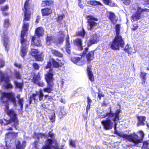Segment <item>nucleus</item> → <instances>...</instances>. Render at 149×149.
Returning <instances> with one entry per match:
<instances>
[{"label": "nucleus", "instance_id": "53", "mask_svg": "<svg viewBox=\"0 0 149 149\" xmlns=\"http://www.w3.org/2000/svg\"><path fill=\"white\" fill-rule=\"evenodd\" d=\"M139 133L140 134L141 137V140L142 141V139H143L144 137V134L143 132L142 131H139Z\"/></svg>", "mask_w": 149, "mask_h": 149}, {"label": "nucleus", "instance_id": "61", "mask_svg": "<svg viewBox=\"0 0 149 149\" xmlns=\"http://www.w3.org/2000/svg\"><path fill=\"white\" fill-rule=\"evenodd\" d=\"M133 27L134 28H132V29L133 30L135 31L138 28V26L137 24H135L134 25H133Z\"/></svg>", "mask_w": 149, "mask_h": 149}, {"label": "nucleus", "instance_id": "8", "mask_svg": "<svg viewBox=\"0 0 149 149\" xmlns=\"http://www.w3.org/2000/svg\"><path fill=\"white\" fill-rule=\"evenodd\" d=\"M2 97L1 98V101L3 103L7 104L8 101L9 100L13 103L14 106L16 105V100L12 94L8 93H3L2 94Z\"/></svg>", "mask_w": 149, "mask_h": 149}, {"label": "nucleus", "instance_id": "34", "mask_svg": "<svg viewBox=\"0 0 149 149\" xmlns=\"http://www.w3.org/2000/svg\"><path fill=\"white\" fill-rule=\"evenodd\" d=\"M14 75L15 78L16 79H20L21 78V74L19 71L15 70L14 73Z\"/></svg>", "mask_w": 149, "mask_h": 149}, {"label": "nucleus", "instance_id": "64", "mask_svg": "<svg viewBox=\"0 0 149 149\" xmlns=\"http://www.w3.org/2000/svg\"><path fill=\"white\" fill-rule=\"evenodd\" d=\"M98 97L100 99L101 98V97L102 96H103V95H102V93H101L100 92H99L98 94Z\"/></svg>", "mask_w": 149, "mask_h": 149}, {"label": "nucleus", "instance_id": "40", "mask_svg": "<svg viewBox=\"0 0 149 149\" xmlns=\"http://www.w3.org/2000/svg\"><path fill=\"white\" fill-rule=\"evenodd\" d=\"M14 83L16 86L18 88H22L23 84L21 83L18 82L17 81H14Z\"/></svg>", "mask_w": 149, "mask_h": 149}, {"label": "nucleus", "instance_id": "62", "mask_svg": "<svg viewBox=\"0 0 149 149\" xmlns=\"http://www.w3.org/2000/svg\"><path fill=\"white\" fill-rule=\"evenodd\" d=\"M60 111H61V114L62 115H65V114L66 113L64 111L63 109H61Z\"/></svg>", "mask_w": 149, "mask_h": 149}, {"label": "nucleus", "instance_id": "16", "mask_svg": "<svg viewBox=\"0 0 149 149\" xmlns=\"http://www.w3.org/2000/svg\"><path fill=\"white\" fill-rule=\"evenodd\" d=\"M101 123L103 126L104 129L105 130H109L113 127V123L110 119H107L103 120L101 122Z\"/></svg>", "mask_w": 149, "mask_h": 149}, {"label": "nucleus", "instance_id": "27", "mask_svg": "<svg viewBox=\"0 0 149 149\" xmlns=\"http://www.w3.org/2000/svg\"><path fill=\"white\" fill-rule=\"evenodd\" d=\"M87 70L89 79L91 81H93L94 78L92 71H91V67L88 66Z\"/></svg>", "mask_w": 149, "mask_h": 149}, {"label": "nucleus", "instance_id": "9", "mask_svg": "<svg viewBox=\"0 0 149 149\" xmlns=\"http://www.w3.org/2000/svg\"><path fill=\"white\" fill-rule=\"evenodd\" d=\"M88 18V29L90 30H93L96 27L97 23L93 21H97L98 19L93 16H89Z\"/></svg>", "mask_w": 149, "mask_h": 149}, {"label": "nucleus", "instance_id": "38", "mask_svg": "<svg viewBox=\"0 0 149 149\" xmlns=\"http://www.w3.org/2000/svg\"><path fill=\"white\" fill-rule=\"evenodd\" d=\"M64 17L65 16L64 15H58V18L57 19V21L58 23L61 24L62 20Z\"/></svg>", "mask_w": 149, "mask_h": 149}, {"label": "nucleus", "instance_id": "19", "mask_svg": "<svg viewBox=\"0 0 149 149\" xmlns=\"http://www.w3.org/2000/svg\"><path fill=\"white\" fill-rule=\"evenodd\" d=\"M74 44L77 47L78 49L80 51L83 50V47H85L82 45V40L80 38H76L74 41Z\"/></svg>", "mask_w": 149, "mask_h": 149}, {"label": "nucleus", "instance_id": "7", "mask_svg": "<svg viewBox=\"0 0 149 149\" xmlns=\"http://www.w3.org/2000/svg\"><path fill=\"white\" fill-rule=\"evenodd\" d=\"M29 1V0H26L24 4V8H22L24 12V21H28L30 19L31 12L30 10V4Z\"/></svg>", "mask_w": 149, "mask_h": 149}, {"label": "nucleus", "instance_id": "12", "mask_svg": "<svg viewBox=\"0 0 149 149\" xmlns=\"http://www.w3.org/2000/svg\"><path fill=\"white\" fill-rule=\"evenodd\" d=\"M32 75L33 76L32 81L35 84H38L39 86L43 87L45 86L44 83L41 80L40 75L38 73L37 74H33Z\"/></svg>", "mask_w": 149, "mask_h": 149}, {"label": "nucleus", "instance_id": "24", "mask_svg": "<svg viewBox=\"0 0 149 149\" xmlns=\"http://www.w3.org/2000/svg\"><path fill=\"white\" fill-rule=\"evenodd\" d=\"M44 30L42 27H38L36 29L35 31V33L38 37L42 36L44 33Z\"/></svg>", "mask_w": 149, "mask_h": 149}, {"label": "nucleus", "instance_id": "20", "mask_svg": "<svg viewBox=\"0 0 149 149\" xmlns=\"http://www.w3.org/2000/svg\"><path fill=\"white\" fill-rule=\"evenodd\" d=\"M2 40L3 41V45L5 47L6 49L8 51L9 46V45L8 44V39L7 36L5 34L4 32L2 36Z\"/></svg>", "mask_w": 149, "mask_h": 149}, {"label": "nucleus", "instance_id": "21", "mask_svg": "<svg viewBox=\"0 0 149 149\" xmlns=\"http://www.w3.org/2000/svg\"><path fill=\"white\" fill-rule=\"evenodd\" d=\"M138 122L137 123L138 126L143 125L145 124L144 122L146 119V117L144 116H140L137 117Z\"/></svg>", "mask_w": 149, "mask_h": 149}, {"label": "nucleus", "instance_id": "6", "mask_svg": "<svg viewBox=\"0 0 149 149\" xmlns=\"http://www.w3.org/2000/svg\"><path fill=\"white\" fill-rule=\"evenodd\" d=\"M118 135L132 142L133 143L134 146H137L139 143L141 142V140L135 133L129 135L123 133H119Z\"/></svg>", "mask_w": 149, "mask_h": 149}, {"label": "nucleus", "instance_id": "47", "mask_svg": "<svg viewBox=\"0 0 149 149\" xmlns=\"http://www.w3.org/2000/svg\"><path fill=\"white\" fill-rule=\"evenodd\" d=\"M85 33V31L83 29L82 31H81L79 33V35L82 37L84 36Z\"/></svg>", "mask_w": 149, "mask_h": 149}, {"label": "nucleus", "instance_id": "17", "mask_svg": "<svg viewBox=\"0 0 149 149\" xmlns=\"http://www.w3.org/2000/svg\"><path fill=\"white\" fill-rule=\"evenodd\" d=\"M31 47V50L30 52L31 55L35 57L36 60L38 61H41L43 60V58L41 57L39 55V52L37 49H35Z\"/></svg>", "mask_w": 149, "mask_h": 149}, {"label": "nucleus", "instance_id": "18", "mask_svg": "<svg viewBox=\"0 0 149 149\" xmlns=\"http://www.w3.org/2000/svg\"><path fill=\"white\" fill-rule=\"evenodd\" d=\"M31 44V47L34 48L35 46L37 47L40 46L41 45V42L40 40L38 39V38L36 39V38L35 36H33L32 38Z\"/></svg>", "mask_w": 149, "mask_h": 149}, {"label": "nucleus", "instance_id": "25", "mask_svg": "<svg viewBox=\"0 0 149 149\" xmlns=\"http://www.w3.org/2000/svg\"><path fill=\"white\" fill-rule=\"evenodd\" d=\"M42 16H48L52 13V10L50 8H46L41 10Z\"/></svg>", "mask_w": 149, "mask_h": 149}, {"label": "nucleus", "instance_id": "2", "mask_svg": "<svg viewBox=\"0 0 149 149\" xmlns=\"http://www.w3.org/2000/svg\"><path fill=\"white\" fill-rule=\"evenodd\" d=\"M120 25L117 24L116 26L115 30L116 36L110 44V47L112 49L119 50V47L123 48L125 45V42L122 37L120 35Z\"/></svg>", "mask_w": 149, "mask_h": 149}, {"label": "nucleus", "instance_id": "23", "mask_svg": "<svg viewBox=\"0 0 149 149\" xmlns=\"http://www.w3.org/2000/svg\"><path fill=\"white\" fill-rule=\"evenodd\" d=\"M108 16L109 19L113 23L115 24L116 22L117 19L116 18V16L113 13L111 12H109Z\"/></svg>", "mask_w": 149, "mask_h": 149}, {"label": "nucleus", "instance_id": "37", "mask_svg": "<svg viewBox=\"0 0 149 149\" xmlns=\"http://www.w3.org/2000/svg\"><path fill=\"white\" fill-rule=\"evenodd\" d=\"M37 94H32L30 96V99L32 100H33L35 102V100H37L38 98H37L36 97L37 96Z\"/></svg>", "mask_w": 149, "mask_h": 149}, {"label": "nucleus", "instance_id": "22", "mask_svg": "<svg viewBox=\"0 0 149 149\" xmlns=\"http://www.w3.org/2000/svg\"><path fill=\"white\" fill-rule=\"evenodd\" d=\"M87 3L88 5L93 6L102 5L100 2L96 0H90L88 1H87Z\"/></svg>", "mask_w": 149, "mask_h": 149}, {"label": "nucleus", "instance_id": "52", "mask_svg": "<svg viewBox=\"0 0 149 149\" xmlns=\"http://www.w3.org/2000/svg\"><path fill=\"white\" fill-rule=\"evenodd\" d=\"M123 3L126 5L129 4L130 3V0H121Z\"/></svg>", "mask_w": 149, "mask_h": 149}, {"label": "nucleus", "instance_id": "42", "mask_svg": "<svg viewBox=\"0 0 149 149\" xmlns=\"http://www.w3.org/2000/svg\"><path fill=\"white\" fill-rule=\"evenodd\" d=\"M76 141L75 140H70L69 141V144L70 145L73 147H75L76 146Z\"/></svg>", "mask_w": 149, "mask_h": 149}, {"label": "nucleus", "instance_id": "45", "mask_svg": "<svg viewBox=\"0 0 149 149\" xmlns=\"http://www.w3.org/2000/svg\"><path fill=\"white\" fill-rule=\"evenodd\" d=\"M66 47H71L70 44L69 42V37H68L66 39Z\"/></svg>", "mask_w": 149, "mask_h": 149}, {"label": "nucleus", "instance_id": "13", "mask_svg": "<svg viewBox=\"0 0 149 149\" xmlns=\"http://www.w3.org/2000/svg\"><path fill=\"white\" fill-rule=\"evenodd\" d=\"M88 48L87 47H85L84 51H83V54H87L86 55V58L87 60V62L88 63H90L94 58V51H91L89 52L88 54L87 53L88 51Z\"/></svg>", "mask_w": 149, "mask_h": 149}, {"label": "nucleus", "instance_id": "48", "mask_svg": "<svg viewBox=\"0 0 149 149\" xmlns=\"http://www.w3.org/2000/svg\"><path fill=\"white\" fill-rule=\"evenodd\" d=\"M146 74L145 73L141 72V76L142 77V79L143 81L144 82H145L146 79Z\"/></svg>", "mask_w": 149, "mask_h": 149}, {"label": "nucleus", "instance_id": "39", "mask_svg": "<svg viewBox=\"0 0 149 149\" xmlns=\"http://www.w3.org/2000/svg\"><path fill=\"white\" fill-rule=\"evenodd\" d=\"M44 95L41 91H40L39 92V95H38V97H39V100L40 101L43 100V97Z\"/></svg>", "mask_w": 149, "mask_h": 149}, {"label": "nucleus", "instance_id": "58", "mask_svg": "<svg viewBox=\"0 0 149 149\" xmlns=\"http://www.w3.org/2000/svg\"><path fill=\"white\" fill-rule=\"evenodd\" d=\"M47 2L46 1H42V3H41V6H47Z\"/></svg>", "mask_w": 149, "mask_h": 149}, {"label": "nucleus", "instance_id": "41", "mask_svg": "<svg viewBox=\"0 0 149 149\" xmlns=\"http://www.w3.org/2000/svg\"><path fill=\"white\" fill-rule=\"evenodd\" d=\"M52 62L54 67L58 68V61H56L54 59H52Z\"/></svg>", "mask_w": 149, "mask_h": 149}, {"label": "nucleus", "instance_id": "43", "mask_svg": "<svg viewBox=\"0 0 149 149\" xmlns=\"http://www.w3.org/2000/svg\"><path fill=\"white\" fill-rule=\"evenodd\" d=\"M46 136V135L45 134L41 133H38L37 135V138L38 139H39L40 138H42V137H45Z\"/></svg>", "mask_w": 149, "mask_h": 149}, {"label": "nucleus", "instance_id": "5", "mask_svg": "<svg viewBox=\"0 0 149 149\" xmlns=\"http://www.w3.org/2000/svg\"><path fill=\"white\" fill-rule=\"evenodd\" d=\"M49 136L52 139H48L45 142V146H44L42 149H58V146L56 140L54 139V134L51 132L49 133Z\"/></svg>", "mask_w": 149, "mask_h": 149}, {"label": "nucleus", "instance_id": "59", "mask_svg": "<svg viewBox=\"0 0 149 149\" xmlns=\"http://www.w3.org/2000/svg\"><path fill=\"white\" fill-rule=\"evenodd\" d=\"M15 65L19 68H22V66L21 65L17 63H15Z\"/></svg>", "mask_w": 149, "mask_h": 149}, {"label": "nucleus", "instance_id": "56", "mask_svg": "<svg viewBox=\"0 0 149 149\" xmlns=\"http://www.w3.org/2000/svg\"><path fill=\"white\" fill-rule=\"evenodd\" d=\"M144 5L149 6V0H143Z\"/></svg>", "mask_w": 149, "mask_h": 149}, {"label": "nucleus", "instance_id": "51", "mask_svg": "<svg viewBox=\"0 0 149 149\" xmlns=\"http://www.w3.org/2000/svg\"><path fill=\"white\" fill-rule=\"evenodd\" d=\"M8 9V7L7 5L4 6H2L1 7V10L3 11H6Z\"/></svg>", "mask_w": 149, "mask_h": 149}, {"label": "nucleus", "instance_id": "63", "mask_svg": "<svg viewBox=\"0 0 149 149\" xmlns=\"http://www.w3.org/2000/svg\"><path fill=\"white\" fill-rule=\"evenodd\" d=\"M117 125V123L115 122L114 123V132L116 133V126Z\"/></svg>", "mask_w": 149, "mask_h": 149}, {"label": "nucleus", "instance_id": "44", "mask_svg": "<svg viewBox=\"0 0 149 149\" xmlns=\"http://www.w3.org/2000/svg\"><path fill=\"white\" fill-rule=\"evenodd\" d=\"M124 50L126 52L128 51L129 52H132V51L131 50V49L130 47L129 48V46L128 45H127L125 47L124 49Z\"/></svg>", "mask_w": 149, "mask_h": 149}, {"label": "nucleus", "instance_id": "15", "mask_svg": "<svg viewBox=\"0 0 149 149\" xmlns=\"http://www.w3.org/2000/svg\"><path fill=\"white\" fill-rule=\"evenodd\" d=\"M146 11L147 12H149V9H146L145 10L138 7L136 12L132 16V18L134 21H137L140 19L141 15L142 12Z\"/></svg>", "mask_w": 149, "mask_h": 149}, {"label": "nucleus", "instance_id": "4", "mask_svg": "<svg viewBox=\"0 0 149 149\" xmlns=\"http://www.w3.org/2000/svg\"><path fill=\"white\" fill-rule=\"evenodd\" d=\"M55 72L52 69L49 70V72L45 75V79L47 82V85L46 87L44 88L43 91L45 92L51 93L54 90L53 83L52 82V76Z\"/></svg>", "mask_w": 149, "mask_h": 149}, {"label": "nucleus", "instance_id": "57", "mask_svg": "<svg viewBox=\"0 0 149 149\" xmlns=\"http://www.w3.org/2000/svg\"><path fill=\"white\" fill-rule=\"evenodd\" d=\"M52 65V63L50 62L47 63V65L46 67V68H50Z\"/></svg>", "mask_w": 149, "mask_h": 149}, {"label": "nucleus", "instance_id": "36", "mask_svg": "<svg viewBox=\"0 0 149 149\" xmlns=\"http://www.w3.org/2000/svg\"><path fill=\"white\" fill-rule=\"evenodd\" d=\"M5 65V62L3 59H0V68L3 67ZM2 74H4L2 72L0 71V76Z\"/></svg>", "mask_w": 149, "mask_h": 149}, {"label": "nucleus", "instance_id": "35", "mask_svg": "<svg viewBox=\"0 0 149 149\" xmlns=\"http://www.w3.org/2000/svg\"><path fill=\"white\" fill-rule=\"evenodd\" d=\"M18 101L19 104L20 106V108L21 110H22V109L23 108V105L24 103V100L23 98H22L21 99H18Z\"/></svg>", "mask_w": 149, "mask_h": 149}, {"label": "nucleus", "instance_id": "33", "mask_svg": "<svg viewBox=\"0 0 149 149\" xmlns=\"http://www.w3.org/2000/svg\"><path fill=\"white\" fill-rule=\"evenodd\" d=\"M10 25L9 20L8 19L4 20L3 23V27L5 29H7Z\"/></svg>", "mask_w": 149, "mask_h": 149}, {"label": "nucleus", "instance_id": "30", "mask_svg": "<svg viewBox=\"0 0 149 149\" xmlns=\"http://www.w3.org/2000/svg\"><path fill=\"white\" fill-rule=\"evenodd\" d=\"M98 41V38L96 35H93L91 36V38L90 40V42L92 44L97 43Z\"/></svg>", "mask_w": 149, "mask_h": 149}, {"label": "nucleus", "instance_id": "11", "mask_svg": "<svg viewBox=\"0 0 149 149\" xmlns=\"http://www.w3.org/2000/svg\"><path fill=\"white\" fill-rule=\"evenodd\" d=\"M119 113L120 111L118 110H117L115 113H113L110 110L109 113H107L106 115H102L101 118H104L107 116H109L110 117L113 118V120L115 122L118 121L119 119Z\"/></svg>", "mask_w": 149, "mask_h": 149}, {"label": "nucleus", "instance_id": "55", "mask_svg": "<svg viewBox=\"0 0 149 149\" xmlns=\"http://www.w3.org/2000/svg\"><path fill=\"white\" fill-rule=\"evenodd\" d=\"M46 1L47 2L46 3L47 6H49L52 4L53 3V2L52 1Z\"/></svg>", "mask_w": 149, "mask_h": 149}, {"label": "nucleus", "instance_id": "1", "mask_svg": "<svg viewBox=\"0 0 149 149\" xmlns=\"http://www.w3.org/2000/svg\"><path fill=\"white\" fill-rule=\"evenodd\" d=\"M6 112L8 115L10 117V120H0V123L1 124L3 125L11 124L12 127H9V129H8V130H12V127H14L16 129H17L18 122L16 117L17 115L12 109H8L6 110Z\"/></svg>", "mask_w": 149, "mask_h": 149}, {"label": "nucleus", "instance_id": "49", "mask_svg": "<svg viewBox=\"0 0 149 149\" xmlns=\"http://www.w3.org/2000/svg\"><path fill=\"white\" fill-rule=\"evenodd\" d=\"M149 145V142H144L143 144V146L145 148H147Z\"/></svg>", "mask_w": 149, "mask_h": 149}, {"label": "nucleus", "instance_id": "28", "mask_svg": "<svg viewBox=\"0 0 149 149\" xmlns=\"http://www.w3.org/2000/svg\"><path fill=\"white\" fill-rule=\"evenodd\" d=\"M17 133L14 132H9L6 134V138H9L10 139L15 138L17 136Z\"/></svg>", "mask_w": 149, "mask_h": 149}, {"label": "nucleus", "instance_id": "10", "mask_svg": "<svg viewBox=\"0 0 149 149\" xmlns=\"http://www.w3.org/2000/svg\"><path fill=\"white\" fill-rule=\"evenodd\" d=\"M10 81V77L6 74H2L0 76V81H4L5 82L6 85L5 87L6 88H11L13 87L12 85L9 83Z\"/></svg>", "mask_w": 149, "mask_h": 149}, {"label": "nucleus", "instance_id": "14", "mask_svg": "<svg viewBox=\"0 0 149 149\" xmlns=\"http://www.w3.org/2000/svg\"><path fill=\"white\" fill-rule=\"evenodd\" d=\"M71 61L74 63L79 66L83 65L86 62V58L81 57V58L78 57H72L71 58Z\"/></svg>", "mask_w": 149, "mask_h": 149}, {"label": "nucleus", "instance_id": "50", "mask_svg": "<svg viewBox=\"0 0 149 149\" xmlns=\"http://www.w3.org/2000/svg\"><path fill=\"white\" fill-rule=\"evenodd\" d=\"M57 60L58 61V67H61L63 65L64 62L63 61H61V60H58L57 59Z\"/></svg>", "mask_w": 149, "mask_h": 149}, {"label": "nucleus", "instance_id": "31", "mask_svg": "<svg viewBox=\"0 0 149 149\" xmlns=\"http://www.w3.org/2000/svg\"><path fill=\"white\" fill-rule=\"evenodd\" d=\"M51 52L52 53L56 56L59 57H62L63 56V54L59 52L54 49H52Z\"/></svg>", "mask_w": 149, "mask_h": 149}, {"label": "nucleus", "instance_id": "26", "mask_svg": "<svg viewBox=\"0 0 149 149\" xmlns=\"http://www.w3.org/2000/svg\"><path fill=\"white\" fill-rule=\"evenodd\" d=\"M16 149H24L26 146V142L24 141L22 143V144H20L19 141H17L16 143Z\"/></svg>", "mask_w": 149, "mask_h": 149}, {"label": "nucleus", "instance_id": "60", "mask_svg": "<svg viewBox=\"0 0 149 149\" xmlns=\"http://www.w3.org/2000/svg\"><path fill=\"white\" fill-rule=\"evenodd\" d=\"M87 100H88V104H91V103L92 102V100L90 98L88 97H87Z\"/></svg>", "mask_w": 149, "mask_h": 149}, {"label": "nucleus", "instance_id": "29", "mask_svg": "<svg viewBox=\"0 0 149 149\" xmlns=\"http://www.w3.org/2000/svg\"><path fill=\"white\" fill-rule=\"evenodd\" d=\"M54 42V37L53 36H47L46 38V44L50 45L51 43Z\"/></svg>", "mask_w": 149, "mask_h": 149}, {"label": "nucleus", "instance_id": "46", "mask_svg": "<svg viewBox=\"0 0 149 149\" xmlns=\"http://www.w3.org/2000/svg\"><path fill=\"white\" fill-rule=\"evenodd\" d=\"M33 68L36 70H38L39 69V65L36 63H33Z\"/></svg>", "mask_w": 149, "mask_h": 149}, {"label": "nucleus", "instance_id": "32", "mask_svg": "<svg viewBox=\"0 0 149 149\" xmlns=\"http://www.w3.org/2000/svg\"><path fill=\"white\" fill-rule=\"evenodd\" d=\"M49 118L51 121L53 123L55 121V116L54 112L52 111L49 115Z\"/></svg>", "mask_w": 149, "mask_h": 149}, {"label": "nucleus", "instance_id": "54", "mask_svg": "<svg viewBox=\"0 0 149 149\" xmlns=\"http://www.w3.org/2000/svg\"><path fill=\"white\" fill-rule=\"evenodd\" d=\"M65 49L67 53L69 54H70L71 52V47H65Z\"/></svg>", "mask_w": 149, "mask_h": 149}, {"label": "nucleus", "instance_id": "3", "mask_svg": "<svg viewBox=\"0 0 149 149\" xmlns=\"http://www.w3.org/2000/svg\"><path fill=\"white\" fill-rule=\"evenodd\" d=\"M29 24L28 23L24 22L23 25V30L21 34V42L22 46L21 49V56L23 57L26 54L29 43V41L24 37L26 34V32L28 30Z\"/></svg>", "mask_w": 149, "mask_h": 149}]
</instances>
